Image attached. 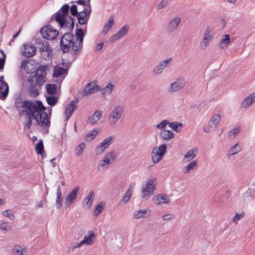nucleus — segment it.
<instances>
[{
  "label": "nucleus",
  "instance_id": "obj_1",
  "mask_svg": "<svg viewBox=\"0 0 255 255\" xmlns=\"http://www.w3.org/2000/svg\"><path fill=\"white\" fill-rule=\"evenodd\" d=\"M20 117L24 121V129H29L32 125L31 119L36 121L37 124L43 127H49L50 122L45 111L46 108L40 101L31 102L23 101L20 105L16 106Z\"/></svg>",
  "mask_w": 255,
  "mask_h": 255
},
{
  "label": "nucleus",
  "instance_id": "obj_2",
  "mask_svg": "<svg viewBox=\"0 0 255 255\" xmlns=\"http://www.w3.org/2000/svg\"><path fill=\"white\" fill-rule=\"evenodd\" d=\"M69 9L68 4H65L61 9L55 13V19L59 23L60 28L71 29L74 28V18L67 16Z\"/></svg>",
  "mask_w": 255,
  "mask_h": 255
},
{
  "label": "nucleus",
  "instance_id": "obj_3",
  "mask_svg": "<svg viewBox=\"0 0 255 255\" xmlns=\"http://www.w3.org/2000/svg\"><path fill=\"white\" fill-rule=\"evenodd\" d=\"M60 45L64 52H67L70 49L72 50L74 54L77 53L80 49L79 44L74 41V36L70 33H65L61 38Z\"/></svg>",
  "mask_w": 255,
  "mask_h": 255
},
{
  "label": "nucleus",
  "instance_id": "obj_4",
  "mask_svg": "<svg viewBox=\"0 0 255 255\" xmlns=\"http://www.w3.org/2000/svg\"><path fill=\"white\" fill-rule=\"evenodd\" d=\"M167 151V146L165 144H162L159 146L153 148L151 156L152 161L156 163L160 161Z\"/></svg>",
  "mask_w": 255,
  "mask_h": 255
},
{
  "label": "nucleus",
  "instance_id": "obj_5",
  "mask_svg": "<svg viewBox=\"0 0 255 255\" xmlns=\"http://www.w3.org/2000/svg\"><path fill=\"white\" fill-rule=\"evenodd\" d=\"M124 112V108L121 105L115 106L110 113L109 122L111 125H115L121 118Z\"/></svg>",
  "mask_w": 255,
  "mask_h": 255
},
{
  "label": "nucleus",
  "instance_id": "obj_6",
  "mask_svg": "<svg viewBox=\"0 0 255 255\" xmlns=\"http://www.w3.org/2000/svg\"><path fill=\"white\" fill-rule=\"evenodd\" d=\"M38 48L41 53V57L46 60H49L52 55V49L49 43L45 40H41L38 44Z\"/></svg>",
  "mask_w": 255,
  "mask_h": 255
},
{
  "label": "nucleus",
  "instance_id": "obj_7",
  "mask_svg": "<svg viewBox=\"0 0 255 255\" xmlns=\"http://www.w3.org/2000/svg\"><path fill=\"white\" fill-rule=\"evenodd\" d=\"M40 32L43 38L52 40L55 39L59 34L58 31L50 25L43 27Z\"/></svg>",
  "mask_w": 255,
  "mask_h": 255
},
{
  "label": "nucleus",
  "instance_id": "obj_8",
  "mask_svg": "<svg viewBox=\"0 0 255 255\" xmlns=\"http://www.w3.org/2000/svg\"><path fill=\"white\" fill-rule=\"evenodd\" d=\"M155 179L148 180L145 186L143 187L141 190V197L147 199L152 195L153 194L154 190L156 189L154 183Z\"/></svg>",
  "mask_w": 255,
  "mask_h": 255
},
{
  "label": "nucleus",
  "instance_id": "obj_9",
  "mask_svg": "<svg viewBox=\"0 0 255 255\" xmlns=\"http://www.w3.org/2000/svg\"><path fill=\"white\" fill-rule=\"evenodd\" d=\"M221 117L219 114H214L209 121L208 125L204 127V131L209 133L214 129L221 121Z\"/></svg>",
  "mask_w": 255,
  "mask_h": 255
},
{
  "label": "nucleus",
  "instance_id": "obj_10",
  "mask_svg": "<svg viewBox=\"0 0 255 255\" xmlns=\"http://www.w3.org/2000/svg\"><path fill=\"white\" fill-rule=\"evenodd\" d=\"M213 38V35L212 31L210 29H207L204 33L203 37L199 43L200 49L202 50H206Z\"/></svg>",
  "mask_w": 255,
  "mask_h": 255
},
{
  "label": "nucleus",
  "instance_id": "obj_11",
  "mask_svg": "<svg viewBox=\"0 0 255 255\" xmlns=\"http://www.w3.org/2000/svg\"><path fill=\"white\" fill-rule=\"evenodd\" d=\"M171 58H168L165 60L160 61L152 70L154 75L158 76L162 74L163 70L170 64Z\"/></svg>",
  "mask_w": 255,
  "mask_h": 255
},
{
  "label": "nucleus",
  "instance_id": "obj_12",
  "mask_svg": "<svg viewBox=\"0 0 255 255\" xmlns=\"http://www.w3.org/2000/svg\"><path fill=\"white\" fill-rule=\"evenodd\" d=\"M181 21V18L179 16H175L171 19L167 23L166 30L169 33H173L176 31Z\"/></svg>",
  "mask_w": 255,
  "mask_h": 255
},
{
  "label": "nucleus",
  "instance_id": "obj_13",
  "mask_svg": "<svg viewBox=\"0 0 255 255\" xmlns=\"http://www.w3.org/2000/svg\"><path fill=\"white\" fill-rule=\"evenodd\" d=\"M115 136L111 135L106 139H105L102 142H101L99 146L96 148V153L97 154H101L104 152L105 150L115 141Z\"/></svg>",
  "mask_w": 255,
  "mask_h": 255
},
{
  "label": "nucleus",
  "instance_id": "obj_14",
  "mask_svg": "<svg viewBox=\"0 0 255 255\" xmlns=\"http://www.w3.org/2000/svg\"><path fill=\"white\" fill-rule=\"evenodd\" d=\"M91 12V7H86L78 13L77 16L80 24H85L88 22Z\"/></svg>",
  "mask_w": 255,
  "mask_h": 255
},
{
  "label": "nucleus",
  "instance_id": "obj_15",
  "mask_svg": "<svg viewBox=\"0 0 255 255\" xmlns=\"http://www.w3.org/2000/svg\"><path fill=\"white\" fill-rule=\"evenodd\" d=\"M184 86V79L182 77H179L177 78L175 82L170 83L167 90L169 93H171L179 91L180 90L183 89Z\"/></svg>",
  "mask_w": 255,
  "mask_h": 255
},
{
  "label": "nucleus",
  "instance_id": "obj_16",
  "mask_svg": "<svg viewBox=\"0 0 255 255\" xmlns=\"http://www.w3.org/2000/svg\"><path fill=\"white\" fill-rule=\"evenodd\" d=\"M79 189V187H76L65 197V200L66 207H69L76 199Z\"/></svg>",
  "mask_w": 255,
  "mask_h": 255
},
{
  "label": "nucleus",
  "instance_id": "obj_17",
  "mask_svg": "<svg viewBox=\"0 0 255 255\" xmlns=\"http://www.w3.org/2000/svg\"><path fill=\"white\" fill-rule=\"evenodd\" d=\"M151 215V211L148 208L135 210L132 214L133 218L140 219L141 218H147Z\"/></svg>",
  "mask_w": 255,
  "mask_h": 255
},
{
  "label": "nucleus",
  "instance_id": "obj_18",
  "mask_svg": "<svg viewBox=\"0 0 255 255\" xmlns=\"http://www.w3.org/2000/svg\"><path fill=\"white\" fill-rule=\"evenodd\" d=\"M99 91V86L94 82L88 83L84 89L82 94L87 96Z\"/></svg>",
  "mask_w": 255,
  "mask_h": 255
},
{
  "label": "nucleus",
  "instance_id": "obj_19",
  "mask_svg": "<svg viewBox=\"0 0 255 255\" xmlns=\"http://www.w3.org/2000/svg\"><path fill=\"white\" fill-rule=\"evenodd\" d=\"M3 76L0 77V99L4 100L7 97L9 88L7 83L4 81Z\"/></svg>",
  "mask_w": 255,
  "mask_h": 255
},
{
  "label": "nucleus",
  "instance_id": "obj_20",
  "mask_svg": "<svg viewBox=\"0 0 255 255\" xmlns=\"http://www.w3.org/2000/svg\"><path fill=\"white\" fill-rule=\"evenodd\" d=\"M35 47L30 44H23L21 48L22 55L27 57H30L34 55L35 53Z\"/></svg>",
  "mask_w": 255,
  "mask_h": 255
},
{
  "label": "nucleus",
  "instance_id": "obj_21",
  "mask_svg": "<svg viewBox=\"0 0 255 255\" xmlns=\"http://www.w3.org/2000/svg\"><path fill=\"white\" fill-rule=\"evenodd\" d=\"M78 102V99H75L72 101L70 104L65 108L64 114L66 115V120H68L72 115L74 111L77 109V104Z\"/></svg>",
  "mask_w": 255,
  "mask_h": 255
},
{
  "label": "nucleus",
  "instance_id": "obj_22",
  "mask_svg": "<svg viewBox=\"0 0 255 255\" xmlns=\"http://www.w3.org/2000/svg\"><path fill=\"white\" fill-rule=\"evenodd\" d=\"M129 26L128 25H124L115 34L113 35L111 38V41L115 42L119 38L125 36L128 32Z\"/></svg>",
  "mask_w": 255,
  "mask_h": 255
},
{
  "label": "nucleus",
  "instance_id": "obj_23",
  "mask_svg": "<svg viewBox=\"0 0 255 255\" xmlns=\"http://www.w3.org/2000/svg\"><path fill=\"white\" fill-rule=\"evenodd\" d=\"M254 103H255V93H252L244 99L241 104V108L247 109Z\"/></svg>",
  "mask_w": 255,
  "mask_h": 255
},
{
  "label": "nucleus",
  "instance_id": "obj_24",
  "mask_svg": "<svg viewBox=\"0 0 255 255\" xmlns=\"http://www.w3.org/2000/svg\"><path fill=\"white\" fill-rule=\"evenodd\" d=\"M242 145L243 144L240 141H238L233 146H231L227 155L228 158H230L231 156L239 153L242 150Z\"/></svg>",
  "mask_w": 255,
  "mask_h": 255
},
{
  "label": "nucleus",
  "instance_id": "obj_25",
  "mask_svg": "<svg viewBox=\"0 0 255 255\" xmlns=\"http://www.w3.org/2000/svg\"><path fill=\"white\" fill-rule=\"evenodd\" d=\"M155 204L160 205L163 203H168L170 202L169 197L165 194H158L153 198Z\"/></svg>",
  "mask_w": 255,
  "mask_h": 255
},
{
  "label": "nucleus",
  "instance_id": "obj_26",
  "mask_svg": "<svg viewBox=\"0 0 255 255\" xmlns=\"http://www.w3.org/2000/svg\"><path fill=\"white\" fill-rule=\"evenodd\" d=\"M96 235L93 231H89L87 236H85L82 243L84 245H90L93 244L95 242Z\"/></svg>",
  "mask_w": 255,
  "mask_h": 255
},
{
  "label": "nucleus",
  "instance_id": "obj_27",
  "mask_svg": "<svg viewBox=\"0 0 255 255\" xmlns=\"http://www.w3.org/2000/svg\"><path fill=\"white\" fill-rule=\"evenodd\" d=\"M159 136L162 139L169 140L174 137L175 134L172 131L166 129L161 131L159 132Z\"/></svg>",
  "mask_w": 255,
  "mask_h": 255
},
{
  "label": "nucleus",
  "instance_id": "obj_28",
  "mask_svg": "<svg viewBox=\"0 0 255 255\" xmlns=\"http://www.w3.org/2000/svg\"><path fill=\"white\" fill-rule=\"evenodd\" d=\"M117 155L114 151L108 152L103 159L105 162L110 165L115 162L116 159Z\"/></svg>",
  "mask_w": 255,
  "mask_h": 255
},
{
  "label": "nucleus",
  "instance_id": "obj_29",
  "mask_svg": "<svg viewBox=\"0 0 255 255\" xmlns=\"http://www.w3.org/2000/svg\"><path fill=\"white\" fill-rule=\"evenodd\" d=\"M102 115V112L101 111H96L92 116L89 117L88 122L92 125L96 124L100 119Z\"/></svg>",
  "mask_w": 255,
  "mask_h": 255
},
{
  "label": "nucleus",
  "instance_id": "obj_30",
  "mask_svg": "<svg viewBox=\"0 0 255 255\" xmlns=\"http://www.w3.org/2000/svg\"><path fill=\"white\" fill-rule=\"evenodd\" d=\"M114 24V18L113 17H111L109 20L106 22L102 31L104 35L107 34L108 32L111 30Z\"/></svg>",
  "mask_w": 255,
  "mask_h": 255
},
{
  "label": "nucleus",
  "instance_id": "obj_31",
  "mask_svg": "<svg viewBox=\"0 0 255 255\" xmlns=\"http://www.w3.org/2000/svg\"><path fill=\"white\" fill-rule=\"evenodd\" d=\"M195 151L197 152V149L195 148H193L189 150L184 156L183 159V162H187L194 158L196 156V153H195Z\"/></svg>",
  "mask_w": 255,
  "mask_h": 255
},
{
  "label": "nucleus",
  "instance_id": "obj_32",
  "mask_svg": "<svg viewBox=\"0 0 255 255\" xmlns=\"http://www.w3.org/2000/svg\"><path fill=\"white\" fill-rule=\"evenodd\" d=\"M198 161L197 160H193L188 164L183 169V172L184 174H189L191 170H193L197 166Z\"/></svg>",
  "mask_w": 255,
  "mask_h": 255
},
{
  "label": "nucleus",
  "instance_id": "obj_33",
  "mask_svg": "<svg viewBox=\"0 0 255 255\" xmlns=\"http://www.w3.org/2000/svg\"><path fill=\"white\" fill-rule=\"evenodd\" d=\"M57 198L56 200V206L57 209H60L62 206L63 197L61 192V187L59 185L58 186L57 189Z\"/></svg>",
  "mask_w": 255,
  "mask_h": 255
},
{
  "label": "nucleus",
  "instance_id": "obj_34",
  "mask_svg": "<svg viewBox=\"0 0 255 255\" xmlns=\"http://www.w3.org/2000/svg\"><path fill=\"white\" fill-rule=\"evenodd\" d=\"M230 38L228 34H224L222 37L219 42V46L221 49H224L227 47V46L230 43Z\"/></svg>",
  "mask_w": 255,
  "mask_h": 255
},
{
  "label": "nucleus",
  "instance_id": "obj_35",
  "mask_svg": "<svg viewBox=\"0 0 255 255\" xmlns=\"http://www.w3.org/2000/svg\"><path fill=\"white\" fill-rule=\"evenodd\" d=\"M67 72V69L64 68L61 66L57 65L54 67V77H59L62 75L65 74Z\"/></svg>",
  "mask_w": 255,
  "mask_h": 255
},
{
  "label": "nucleus",
  "instance_id": "obj_36",
  "mask_svg": "<svg viewBox=\"0 0 255 255\" xmlns=\"http://www.w3.org/2000/svg\"><path fill=\"white\" fill-rule=\"evenodd\" d=\"M115 88V85L111 83H108L105 87L101 89L104 96L111 94Z\"/></svg>",
  "mask_w": 255,
  "mask_h": 255
},
{
  "label": "nucleus",
  "instance_id": "obj_37",
  "mask_svg": "<svg viewBox=\"0 0 255 255\" xmlns=\"http://www.w3.org/2000/svg\"><path fill=\"white\" fill-rule=\"evenodd\" d=\"M85 35V34L81 29H78L76 33V39L75 42L76 43H77V44H79L80 47L81 46V44L83 43V38L84 36Z\"/></svg>",
  "mask_w": 255,
  "mask_h": 255
},
{
  "label": "nucleus",
  "instance_id": "obj_38",
  "mask_svg": "<svg viewBox=\"0 0 255 255\" xmlns=\"http://www.w3.org/2000/svg\"><path fill=\"white\" fill-rule=\"evenodd\" d=\"M14 255H26L27 251L20 246H16L13 249Z\"/></svg>",
  "mask_w": 255,
  "mask_h": 255
},
{
  "label": "nucleus",
  "instance_id": "obj_39",
  "mask_svg": "<svg viewBox=\"0 0 255 255\" xmlns=\"http://www.w3.org/2000/svg\"><path fill=\"white\" fill-rule=\"evenodd\" d=\"M169 127L174 131L179 132L181 130L183 124L180 123L172 122L169 124Z\"/></svg>",
  "mask_w": 255,
  "mask_h": 255
},
{
  "label": "nucleus",
  "instance_id": "obj_40",
  "mask_svg": "<svg viewBox=\"0 0 255 255\" xmlns=\"http://www.w3.org/2000/svg\"><path fill=\"white\" fill-rule=\"evenodd\" d=\"M94 198V192H90L84 200V203L86 204L88 208H89L91 206L93 201Z\"/></svg>",
  "mask_w": 255,
  "mask_h": 255
},
{
  "label": "nucleus",
  "instance_id": "obj_41",
  "mask_svg": "<svg viewBox=\"0 0 255 255\" xmlns=\"http://www.w3.org/2000/svg\"><path fill=\"white\" fill-rule=\"evenodd\" d=\"M86 147V144L84 142H81L78 145H77L75 148L74 151L75 154L77 156H80L83 152Z\"/></svg>",
  "mask_w": 255,
  "mask_h": 255
},
{
  "label": "nucleus",
  "instance_id": "obj_42",
  "mask_svg": "<svg viewBox=\"0 0 255 255\" xmlns=\"http://www.w3.org/2000/svg\"><path fill=\"white\" fill-rule=\"evenodd\" d=\"M35 150L37 154L43 155L44 153V146L42 139H39L35 145Z\"/></svg>",
  "mask_w": 255,
  "mask_h": 255
},
{
  "label": "nucleus",
  "instance_id": "obj_43",
  "mask_svg": "<svg viewBox=\"0 0 255 255\" xmlns=\"http://www.w3.org/2000/svg\"><path fill=\"white\" fill-rule=\"evenodd\" d=\"M3 216L8 218L11 220L14 219V214L13 211L11 209H7L1 212Z\"/></svg>",
  "mask_w": 255,
  "mask_h": 255
},
{
  "label": "nucleus",
  "instance_id": "obj_44",
  "mask_svg": "<svg viewBox=\"0 0 255 255\" xmlns=\"http://www.w3.org/2000/svg\"><path fill=\"white\" fill-rule=\"evenodd\" d=\"M46 100L48 105L54 106L57 103L58 98L53 95H50L46 97Z\"/></svg>",
  "mask_w": 255,
  "mask_h": 255
},
{
  "label": "nucleus",
  "instance_id": "obj_45",
  "mask_svg": "<svg viewBox=\"0 0 255 255\" xmlns=\"http://www.w3.org/2000/svg\"><path fill=\"white\" fill-rule=\"evenodd\" d=\"M109 166V165L102 159L99 162L97 165V169L100 172H104L108 168Z\"/></svg>",
  "mask_w": 255,
  "mask_h": 255
},
{
  "label": "nucleus",
  "instance_id": "obj_46",
  "mask_svg": "<svg viewBox=\"0 0 255 255\" xmlns=\"http://www.w3.org/2000/svg\"><path fill=\"white\" fill-rule=\"evenodd\" d=\"M11 230V227L9 223L6 222H2L0 223V230L6 233L10 231Z\"/></svg>",
  "mask_w": 255,
  "mask_h": 255
},
{
  "label": "nucleus",
  "instance_id": "obj_47",
  "mask_svg": "<svg viewBox=\"0 0 255 255\" xmlns=\"http://www.w3.org/2000/svg\"><path fill=\"white\" fill-rule=\"evenodd\" d=\"M46 91L47 93L52 95L56 91V86L54 84H47L46 85Z\"/></svg>",
  "mask_w": 255,
  "mask_h": 255
},
{
  "label": "nucleus",
  "instance_id": "obj_48",
  "mask_svg": "<svg viewBox=\"0 0 255 255\" xmlns=\"http://www.w3.org/2000/svg\"><path fill=\"white\" fill-rule=\"evenodd\" d=\"M241 130V127L238 126L233 128L229 133V136L231 138H235Z\"/></svg>",
  "mask_w": 255,
  "mask_h": 255
},
{
  "label": "nucleus",
  "instance_id": "obj_49",
  "mask_svg": "<svg viewBox=\"0 0 255 255\" xmlns=\"http://www.w3.org/2000/svg\"><path fill=\"white\" fill-rule=\"evenodd\" d=\"M99 131L97 129H94L93 130L90 131L86 135V138L87 140H91L93 139L97 134Z\"/></svg>",
  "mask_w": 255,
  "mask_h": 255
},
{
  "label": "nucleus",
  "instance_id": "obj_50",
  "mask_svg": "<svg viewBox=\"0 0 255 255\" xmlns=\"http://www.w3.org/2000/svg\"><path fill=\"white\" fill-rule=\"evenodd\" d=\"M35 75L37 76H40L42 77H45V67H40L36 71Z\"/></svg>",
  "mask_w": 255,
  "mask_h": 255
},
{
  "label": "nucleus",
  "instance_id": "obj_51",
  "mask_svg": "<svg viewBox=\"0 0 255 255\" xmlns=\"http://www.w3.org/2000/svg\"><path fill=\"white\" fill-rule=\"evenodd\" d=\"M132 193V191L130 189H128L126 194V195L124 197L123 199V203H127L130 199L131 195Z\"/></svg>",
  "mask_w": 255,
  "mask_h": 255
},
{
  "label": "nucleus",
  "instance_id": "obj_52",
  "mask_svg": "<svg viewBox=\"0 0 255 255\" xmlns=\"http://www.w3.org/2000/svg\"><path fill=\"white\" fill-rule=\"evenodd\" d=\"M169 122L166 120H164L162 121L159 124L156 126L157 128L161 129L162 130H165V128L167 126V125H169Z\"/></svg>",
  "mask_w": 255,
  "mask_h": 255
},
{
  "label": "nucleus",
  "instance_id": "obj_53",
  "mask_svg": "<svg viewBox=\"0 0 255 255\" xmlns=\"http://www.w3.org/2000/svg\"><path fill=\"white\" fill-rule=\"evenodd\" d=\"M103 210V203H100L95 208V209L94 211V214L96 216H98L102 211Z\"/></svg>",
  "mask_w": 255,
  "mask_h": 255
},
{
  "label": "nucleus",
  "instance_id": "obj_54",
  "mask_svg": "<svg viewBox=\"0 0 255 255\" xmlns=\"http://www.w3.org/2000/svg\"><path fill=\"white\" fill-rule=\"evenodd\" d=\"M34 78H35L36 80L35 84H37L38 86L42 85L45 82V77L35 75Z\"/></svg>",
  "mask_w": 255,
  "mask_h": 255
},
{
  "label": "nucleus",
  "instance_id": "obj_55",
  "mask_svg": "<svg viewBox=\"0 0 255 255\" xmlns=\"http://www.w3.org/2000/svg\"><path fill=\"white\" fill-rule=\"evenodd\" d=\"M244 216V214H236V215L234 216V217L232 219V221L235 223L236 224H237L238 223V221L242 219L243 217Z\"/></svg>",
  "mask_w": 255,
  "mask_h": 255
},
{
  "label": "nucleus",
  "instance_id": "obj_56",
  "mask_svg": "<svg viewBox=\"0 0 255 255\" xmlns=\"http://www.w3.org/2000/svg\"><path fill=\"white\" fill-rule=\"evenodd\" d=\"M168 5V0H162L159 3H158L156 5V8L158 9H161L163 7H165Z\"/></svg>",
  "mask_w": 255,
  "mask_h": 255
},
{
  "label": "nucleus",
  "instance_id": "obj_57",
  "mask_svg": "<svg viewBox=\"0 0 255 255\" xmlns=\"http://www.w3.org/2000/svg\"><path fill=\"white\" fill-rule=\"evenodd\" d=\"M251 191H247L245 194H244L243 195V197H244V199L245 201L246 202H249L250 200V198L249 197H250L251 198H252L253 197V194H252L251 195Z\"/></svg>",
  "mask_w": 255,
  "mask_h": 255
},
{
  "label": "nucleus",
  "instance_id": "obj_58",
  "mask_svg": "<svg viewBox=\"0 0 255 255\" xmlns=\"http://www.w3.org/2000/svg\"><path fill=\"white\" fill-rule=\"evenodd\" d=\"M29 91L31 95L33 96V97H35L38 94V90L34 86L30 87Z\"/></svg>",
  "mask_w": 255,
  "mask_h": 255
},
{
  "label": "nucleus",
  "instance_id": "obj_59",
  "mask_svg": "<svg viewBox=\"0 0 255 255\" xmlns=\"http://www.w3.org/2000/svg\"><path fill=\"white\" fill-rule=\"evenodd\" d=\"M70 11L71 14L74 15H77L79 12L77 11V7L76 5H72L70 8Z\"/></svg>",
  "mask_w": 255,
  "mask_h": 255
},
{
  "label": "nucleus",
  "instance_id": "obj_60",
  "mask_svg": "<svg viewBox=\"0 0 255 255\" xmlns=\"http://www.w3.org/2000/svg\"><path fill=\"white\" fill-rule=\"evenodd\" d=\"M35 82H36V80H35V78L34 77H32L31 79H29L28 81V82L30 85V87H32V86L35 87V86L36 85H37V84H35Z\"/></svg>",
  "mask_w": 255,
  "mask_h": 255
},
{
  "label": "nucleus",
  "instance_id": "obj_61",
  "mask_svg": "<svg viewBox=\"0 0 255 255\" xmlns=\"http://www.w3.org/2000/svg\"><path fill=\"white\" fill-rule=\"evenodd\" d=\"M29 63V61L27 60L22 61L21 63L20 67L24 71H26V65Z\"/></svg>",
  "mask_w": 255,
  "mask_h": 255
},
{
  "label": "nucleus",
  "instance_id": "obj_62",
  "mask_svg": "<svg viewBox=\"0 0 255 255\" xmlns=\"http://www.w3.org/2000/svg\"><path fill=\"white\" fill-rule=\"evenodd\" d=\"M173 216L171 214H166L162 216V218L163 220H169L172 218Z\"/></svg>",
  "mask_w": 255,
  "mask_h": 255
},
{
  "label": "nucleus",
  "instance_id": "obj_63",
  "mask_svg": "<svg viewBox=\"0 0 255 255\" xmlns=\"http://www.w3.org/2000/svg\"><path fill=\"white\" fill-rule=\"evenodd\" d=\"M103 45H104V43L103 42H101L100 43H98L95 46V50H96V51H100V50H101L102 49Z\"/></svg>",
  "mask_w": 255,
  "mask_h": 255
},
{
  "label": "nucleus",
  "instance_id": "obj_64",
  "mask_svg": "<svg viewBox=\"0 0 255 255\" xmlns=\"http://www.w3.org/2000/svg\"><path fill=\"white\" fill-rule=\"evenodd\" d=\"M43 204L42 202V201H40V202H37L35 204V208L36 209H38V208L43 207Z\"/></svg>",
  "mask_w": 255,
  "mask_h": 255
}]
</instances>
